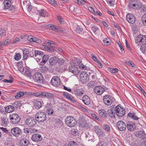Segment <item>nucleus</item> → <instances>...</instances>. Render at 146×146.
Instances as JSON below:
<instances>
[{"instance_id":"nucleus-1","label":"nucleus","mask_w":146,"mask_h":146,"mask_svg":"<svg viewBox=\"0 0 146 146\" xmlns=\"http://www.w3.org/2000/svg\"><path fill=\"white\" fill-rule=\"evenodd\" d=\"M46 115L45 112L39 111L35 115V120L39 122H43L46 119Z\"/></svg>"},{"instance_id":"nucleus-2","label":"nucleus","mask_w":146,"mask_h":146,"mask_svg":"<svg viewBox=\"0 0 146 146\" xmlns=\"http://www.w3.org/2000/svg\"><path fill=\"white\" fill-rule=\"evenodd\" d=\"M32 79L35 82L39 83L40 84H42L43 78L40 73H35L32 76Z\"/></svg>"},{"instance_id":"nucleus-3","label":"nucleus","mask_w":146,"mask_h":146,"mask_svg":"<svg viewBox=\"0 0 146 146\" xmlns=\"http://www.w3.org/2000/svg\"><path fill=\"white\" fill-rule=\"evenodd\" d=\"M10 122L12 124H15L19 123L21 118L19 115L13 113L9 116Z\"/></svg>"},{"instance_id":"nucleus-4","label":"nucleus","mask_w":146,"mask_h":146,"mask_svg":"<svg viewBox=\"0 0 146 146\" xmlns=\"http://www.w3.org/2000/svg\"><path fill=\"white\" fill-rule=\"evenodd\" d=\"M65 122L67 125L70 127H74L76 123L74 118L72 116L67 117L65 119Z\"/></svg>"},{"instance_id":"nucleus-5","label":"nucleus","mask_w":146,"mask_h":146,"mask_svg":"<svg viewBox=\"0 0 146 146\" xmlns=\"http://www.w3.org/2000/svg\"><path fill=\"white\" fill-rule=\"evenodd\" d=\"M36 124V120L34 118L30 117L27 118L25 122V124L29 127H35Z\"/></svg>"},{"instance_id":"nucleus-6","label":"nucleus","mask_w":146,"mask_h":146,"mask_svg":"<svg viewBox=\"0 0 146 146\" xmlns=\"http://www.w3.org/2000/svg\"><path fill=\"white\" fill-rule=\"evenodd\" d=\"M145 42H146V37L145 36L139 35L136 38L135 42L138 45L142 44V46L145 44Z\"/></svg>"},{"instance_id":"nucleus-7","label":"nucleus","mask_w":146,"mask_h":146,"mask_svg":"<svg viewBox=\"0 0 146 146\" xmlns=\"http://www.w3.org/2000/svg\"><path fill=\"white\" fill-rule=\"evenodd\" d=\"M80 80L81 82L83 83H86L89 80V76L86 72L83 71L80 74Z\"/></svg>"},{"instance_id":"nucleus-8","label":"nucleus","mask_w":146,"mask_h":146,"mask_svg":"<svg viewBox=\"0 0 146 146\" xmlns=\"http://www.w3.org/2000/svg\"><path fill=\"white\" fill-rule=\"evenodd\" d=\"M115 110L116 115L118 116L122 117L125 114V109H123V107H121L120 106L118 105L116 106Z\"/></svg>"},{"instance_id":"nucleus-9","label":"nucleus","mask_w":146,"mask_h":146,"mask_svg":"<svg viewBox=\"0 0 146 146\" xmlns=\"http://www.w3.org/2000/svg\"><path fill=\"white\" fill-rule=\"evenodd\" d=\"M79 126L82 127H88V124L86 123L84 117L82 116L80 117L78 120Z\"/></svg>"},{"instance_id":"nucleus-10","label":"nucleus","mask_w":146,"mask_h":146,"mask_svg":"<svg viewBox=\"0 0 146 146\" xmlns=\"http://www.w3.org/2000/svg\"><path fill=\"white\" fill-rule=\"evenodd\" d=\"M51 84L55 86H58L61 84L60 78L57 76H54L51 80Z\"/></svg>"},{"instance_id":"nucleus-11","label":"nucleus","mask_w":146,"mask_h":146,"mask_svg":"<svg viewBox=\"0 0 146 146\" xmlns=\"http://www.w3.org/2000/svg\"><path fill=\"white\" fill-rule=\"evenodd\" d=\"M11 133L15 136L17 137L22 134V130L18 127H15L11 129Z\"/></svg>"},{"instance_id":"nucleus-12","label":"nucleus","mask_w":146,"mask_h":146,"mask_svg":"<svg viewBox=\"0 0 146 146\" xmlns=\"http://www.w3.org/2000/svg\"><path fill=\"white\" fill-rule=\"evenodd\" d=\"M117 126L118 129L121 131H124L126 128L125 123L122 121H119L117 123Z\"/></svg>"},{"instance_id":"nucleus-13","label":"nucleus","mask_w":146,"mask_h":146,"mask_svg":"<svg viewBox=\"0 0 146 146\" xmlns=\"http://www.w3.org/2000/svg\"><path fill=\"white\" fill-rule=\"evenodd\" d=\"M84 91L82 88H77L74 89L73 93L78 98L82 96L84 94Z\"/></svg>"},{"instance_id":"nucleus-14","label":"nucleus","mask_w":146,"mask_h":146,"mask_svg":"<svg viewBox=\"0 0 146 146\" xmlns=\"http://www.w3.org/2000/svg\"><path fill=\"white\" fill-rule=\"evenodd\" d=\"M126 19L127 21L130 23L133 24L136 21V18L132 14L128 13L126 16Z\"/></svg>"},{"instance_id":"nucleus-15","label":"nucleus","mask_w":146,"mask_h":146,"mask_svg":"<svg viewBox=\"0 0 146 146\" xmlns=\"http://www.w3.org/2000/svg\"><path fill=\"white\" fill-rule=\"evenodd\" d=\"M74 63V65L70 67H69L68 69L69 71L72 72L75 75H78L80 71L79 68L75 66Z\"/></svg>"},{"instance_id":"nucleus-16","label":"nucleus","mask_w":146,"mask_h":146,"mask_svg":"<svg viewBox=\"0 0 146 146\" xmlns=\"http://www.w3.org/2000/svg\"><path fill=\"white\" fill-rule=\"evenodd\" d=\"M104 91V88L101 86H96L94 89V92L98 95L102 94Z\"/></svg>"},{"instance_id":"nucleus-17","label":"nucleus","mask_w":146,"mask_h":146,"mask_svg":"<svg viewBox=\"0 0 146 146\" xmlns=\"http://www.w3.org/2000/svg\"><path fill=\"white\" fill-rule=\"evenodd\" d=\"M31 139L34 141L38 142L40 141L42 139V137L41 135L35 134L32 136Z\"/></svg>"},{"instance_id":"nucleus-18","label":"nucleus","mask_w":146,"mask_h":146,"mask_svg":"<svg viewBox=\"0 0 146 146\" xmlns=\"http://www.w3.org/2000/svg\"><path fill=\"white\" fill-rule=\"evenodd\" d=\"M43 55V53L42 51L38 50H35V56L39 60H41Z\"/></svg>"},{"instance_id":"nucleus-19","label":"nucleus","mask_w":146,"mask_h":146,"mask_svg":"<svg viewBox=\"0 0 146 146\" xmlns=\"http://www.w3.org/2000/svg\"><path fill=\"white\" fill-rule=\"evenodd\" d=\"M127 129L130 131H134V129L136 127L135 123H133L131 122H128L127 124Z\"/></svg>"},{"instance_id":"nucleus-20","label":"nucleus","mask_w":146,"mask_h":146,"mask_svg":"<svg viewBox=\"0 0 146 146\" xmlns=\"http://www.w3.org/2000/svg\"><path fill=\"white\" fill-rule=\"evenodd\" d=\"M59 58L56 56H53L49 60V63L50 65H54L58 62Z\"/></svg>"},{"instance_id":"nucleus-21","label":"nucleus","mask_w":146,"mask_h":146,"mask_svg":"<svg viewBox=\"0 0 146 146\" xmlns=\"http://www.w3.org/2000/svg\"><path fill=\"white\" fill-rule=\"evenodd\" d=\"M82 101L86 105H89L90 103V98L87 95H85L83 97Z\"/></svg>"},{"instance_id":"nucleus-22","label":"nucleus","mask_w":146,"mask_h":146,"mask_svg":"<svg viewBox=\"0 0 146 146\" xmlns=\"http://www.w3.org/2000/svg\"><path fill=\"white\" fill-rule=\"evenodd\" d=\"M45 44H46V43L43 44V46L42 48L43 50L50 52H54L55 50L52 47H48L45 45Z\"/></svg>"},{"instance_id":"nucleus-23","label":"nucleus","mask_w":146,"mask_h":146,"mask_svg":"<svg viewBox=\"0 0 146 146\" xmlns=\"http://www.w3.org/2000/svg\"><path fill=\"white\" fill-rule=\"evenodd\" d=\"M108 114L111 117H115V113L116 112L115 111V110L114 109V108H111L110 109H109L108 111Z\"/></svg>"},{"instance_id":"nucleus-24","label":"nucleus","mask_w":146,"mask_h":146,"mask_svg":"<svg viewBox=\"0 0 146 146\" xmlns=\"http://www.w3.org/2000/svg\"><path fill=\"white\" fill-rule=\"evenodd\" d=\"M99 113L100 115L103 118H106L108 115L106 111L103 109L99 110Z\"/></svg>"},{"instance_id":"nucleus-25","label":"nucleus","mask_w":146,"mask_h":146,"mask_svg":"<svg viewBox=\"0 0 146 146\" xmlns=\"http://www.w3.org/2000/svg\"><path fill=\"white\" fill-rule=\"evenodd\" d=\"M128 116L135 120H138L139 119V118L137 116L136 114L133 112L129 113L128 114Z\"/></svg>"},{"instance_id":"nucleus-26","label":"nucleus","mask_w":146,"mask_h":146,"mask_svg":"<svg viewBox=\"0 0 146 146\" xmlns=\"http://www.w3.org/2000/svg\"><path fill=\"white\" fill-rule=\"evenodd\" d=\"M3 3L5 6V9H7L9 8L11 4V1L9 0H5L3 2Z\"/></svg>"},{"instance_id":"nucleus-27","label":"nucleus","mask_w":146,"mask_h":146,"mask_svg":"<svg viewBox=\"0 0 146 146\" xmlns=\"http://www.w3.org/2000/svg\"><path fill=\"white\" fill-rule=\"evenodd\" d=\"M29 143V142L27 139H22L20 143V145L21 146H27Z\"/></svg>"},{"instance_id":"nucleus-28","label":"nucleus","mask_w":146,"mask_h":146,"mask_svg":"<svg viewBox=\"0 0 146 146\" xmlns=\"http://www.w3.org/2000/svg\"><path fill=\"white\" fill-rule=\"evenodd\" d=\"M23 58L24 60L26 59L29 55V51L26 48H25L23 50Z\"/></svg>"},{"instance_id":"nucleus-29","label":"nucleus","mask_w":146,"mask_h":146,"mask_svg":"<svg viewBox=\"0 0 146 146\" xmlns=\"http://www.w3.org/2000/svg\"><path fill=\"white\" fill-rule=\"evenodd\" d=\"M14 107L12 106H9L5 108V110L8 113H10L14 111Z\"/></svg>"},{"instance_id":"nucleus-30","label":"nucleus","mask_w":146,"mask_h":146,"mask_svg":"<svg viewBox=\"0 0 146 146\" xmlns=\"http://www.w3.org/2000/svg\"><path fill=\"white\" fill-rule=\"evenodd\" d=\"M39 15L44 17L48 15V13L44 9L38 11Z\"/></svg>"},{"instance_id":"nucleus-31","label":"nucleus","mask_w":146,"mask_h":146,"mask_svg":"<svg viewBox=\"0 0 146 146\" xmlns=\"http://www.w3.org/2000/svg\"><path fill=\"white\" fill-rule=\"evenodd\" d=\"M42 106L41 103L40 102L37 101H36L34 105L35 108L36 109H38L40 108Z\"/></svg>"},{"instance_id":"nucleus-32","label":"nucleus","mask_w":146,"mask_h":146,"mask_svg":"<svg viewBox=\"0 0 146 146\" xmlns=\"http://www.w3.org/2000/svg\"><path fill=\"white\" fill-rule=\"evenodd\" d=\"M145 133L143 131H138L137 132L136 135L137 137L141 138L143 136L145 135Z\"/></svg>"},{"instance_id":"nucleus-33","label":"nucleus","mask_w":146,"mask_h":146,"mask_svg":"<svg viewBox=\"0 0 146 146\" xmlns=\"http://www.w3.org/2000/svg\"><path fill=\"white\" fill-rule=\"evenodd\" d=\"M103 100L104 104L106 105L107 106L110 105L113 103L111 102V100L110 101L109 100L107 99L106 98H105L104 96L103 98Z\"/></svg>"},{"instance_id":"nucleus-34","label":"nucleus","mask_w":146,"mask_h":146,"mask_svg":"<svg viewBox=\"0 0 146 146\" xmlns=\"http://www.w3.org/2000/svg\"><path fill=\"white\" fill-rule=\"evenodd\" d=\"M23 64L21 62H19L17 63V65L19 68V70L21 72H23L24 71V68L23 66Z\"/></svg>"},{"instance_id":"nucleus-35","label":"nucleus","mask_w":146,"mask_h":146,"mask_svg":"<svg viewBox=\"0 0 146 146\" xmlns=\"http://www.w3.org/2000/svg\"><path fill=\"white\" fill-rule=\"evenodd\" d=\"M48 28L49 29H51L54 31H57V28H58V27H56V26L54 25H48L47 26Z\"/></svg>"},{"instance_id":"nucleus-36","label":"nucleus","mask_w":146,"mask_h":146,"mask_svg":"<svg viewBox=\"0 0 146 146\" xmlns=\"http://www.w3.org/2000/svg\"><path fill=\"white\" fill-rule=\"evenodd\" d=\"M104 96L105 98H106L107 99H108L110 101L111 100V102H113L115 101V99L113 97L109 95H106Z\"/></svg>"},{"instance_id":"nucleus-37","label":"nucleus","mask_w":146,"mask_h":146,"mask_svg":"<svg viewBox=\"0 0 146 146\" xmlns=\"http://www.w3.org/2000/svg\"><path fill=\"white\" fill-rule=\"evenodd\" d=\"M104 129L106 131L110 132V127L109 125L105 124L103 125Z\"/></svg>"},{"instance_id":"nucleus-38","label":"nucleus","mask_w":146,"mask_h":146,"mask_svg":"<svg viewBox=\"0 0 146 146\" xmlns=\"http://www.w3.org/2000/svg\"><path fill=\"white\" fill-rule=\"evenodd\" d=\"M70 133L72 135L75 136L78 134V132L77 131V130L73 129L69 131Z\"/></svg>"},{"instance_id":"nucleus-39","label":"nucleus","mask_w":146,"mask_h":146,"mask_svg":"<svg viewBox=\"0 0 146 146\" xmlns=\"http://www.w3.org/2000/svg\"><path fill=\"white\" fill-rule=\"evenodd\" d=\"M24 74L25 76H26L29 77L31 76V73L30 70L28 69H26Z\"/></svg>"},{"instance_id":"nucleus-40","label":"nucleus","mask_w":146,"mask_h":146,"mask_svg":"<svg viewBox=\"0 0 146 146\" xmlns=\"http://www.w3.org/2000/svg\"><path fill=\"white\" fill-rule=\"evenodd\" d=\"M6 35L5 31L4 28H1L0 29V36H3Z\"/></svg>"},{"instance_id":"nucleus-41","label":"nucleus","mask_w":146,"mask_h":146,"mask_svg":"<svg viewBox=\"0 0 146 146\" xmlns=\"http://www.w3.org/2000/svg\"><path fill=\"white\" fill-rule=\"evenodd\" d=\"M24 95V93L23 92H20L17 93V95H16L15 97L16 98L18 99Z\"/></svg>"},{"instance_id":"nucleus-42","label":"nucleus","mask_w":146,"mask_h":146,"mask_svg":"<svg viewBox=\"0 0 146 146\" xmlns=\"http://www.w3.org/2000/svg\"><path fill=\"white\" fill-rule=\"evenodd\" d=\"M54 110L52 108H49L46 109V113L49 115H51L53 113Z\"/></svg>"},{"instance_id":"nucleus-43","label":"nucleus","mask_w":146,"mask_h":146,"mask_svg":"<svg viewBox=\"0 0 146 146\" xmlns=\"http://www.w3.org/2000/svg\"><path fill=\"white\" fill-rule=\"evenodd\" d=\"M75 3H78V4L80 5H84L85 3V1L84 0H75Z\"/></svg>"},{"instance_id":"nucleus-44","label":"nucleus","mask_w":146,"mask_h":146,"mask_svg":"<svg viewBox=\"0 0 146 146\" xmlns=\"http://www.w3.org/2000/svg\"><path fill=\"white\" fill-rule=\"evenodd\" d=\"M68 146H78V145L75 142L72 141L68 143Z\"/></svg>"},{"instance_id":"nucleus-45","label":"nucleus","mask_w":146,"mask_h":146,"mask_svg":"<svg viewBox=\"0 0 146 146\" xmlns=\"http://www.w3.org/2000/svg\"><path fill=\"white\" fill-rule=\"evenodd\" d=\"M54 96V95L52 94L47 92V95L46 96V98L48 99H50L51 98H53Z\"/></svg>"},{"instance_id":"nucleus-46","label":"nucleus","mask_w":146,"mask_h":146,"mask_svg":"<svg viewBox=\"0 0 146 146\" xmlns=\"http://www.w3.org/2000/svg\"><path fill=\"white\" fill-rule=\"evenodd\" d=\"M21 55L19 53H17L15 56L14 59L15 60L18 61L21 59Z\"/></svg>"},{"instance_id":"nucleus-47","label":"nucleus","mask_w":146,"mask_h":146,"mask_svg":"<svg viewBox=\"0 0 146 146\" xmlns=\"http://www.w3.org/2000/svg\"><path fill=\"white\" fill-rule=\"evenodd\" d=\"M46 43V44L47 43L48 44V45L51 46L52 47L54 45V43L53 42H52L51 41L46 40L45 41Z\"/></svg>"},{"instance_id":"nucleus-48","label":"nucleus","mask_w":146,"mask_h":146,"mask_svg":"<svg viewBox=\"0 0 146 146\" xmlns=\"http://www.w3.org/2000/svg\"><path fill=\"white\" fill-rule=\"evenodd\" d=\"M63 95L64 97H65L66 98H67L68 99H70L71 98L70 96L71 95L69 94L68 93H63Z\"/></svg>"},{"instance_id":"nucleus-49","label":"nucleus","mask_w":146,"mask_h":146,"mask_svg":"<svg viewBox=\"0 0 146 146\" xmlns=\"http://www.w3.org/2000/svg\"><path fill=\"white\" fill-rule=\"evenodd\" d=\"M136 6V9H139L142 7V3L140 1H136L135 3Z\"/></svg>"},{"instance_id":"nucleus-50","label":"nucleus","mask_w":146,"mask_h":146,"mask_svg":"<svg viewBox=\"0 0 146 146\" xmlns=\"http://www.w3.org/2000/svg\"><path fill=\"white\" fill-rule=\"evenodd\" d=\"M110 70L111 72L115 73L118 72V70L116 68H111L110 69Z\"/></svg>"},{"instance_id":"nucleus-51","label":"nucleus","mask_w":146,"mask_h":146,"mask_svg":"<svg viewBox=\"0 0 146 146\" xmlns=\"http://www.w3.org/2000/svg\"><path fill=\"white\" fill-rule=\"evenodd\" d=\"M16 9V7L13 5H11L10 6L8 9L10 11H14Z\"/></svg>"},{"instance_id":"nucleus-52","label":"nucleus","mask_w":146,"mask_h":146,"mask_svg":"<svg viewBox=\"0 0 146 146\" xmlns=\"http://www.w3.org/2000/svg\"><path fill=\"white\" fill-rule=\"evenodd\" d=\"M97 146H106V144L104 141H102L98 143Z\"/></svg>"},{"instance_id":"nucleus-53","label":"nucleus","mask_w":146,"mask_h":146,"mask_svg":"<svg viewBox=\"0 0 146 146\" xmlns=\"http://www.w3.org/2000/svg\"><path fill=\"white\" fill-rule=\"evenodd\" d=\"M96 133L98 135L101 137V135H102L103 133L102 130L100 129H99L98 130H96Z\"/></svg>"},{"instance_id":"nucleus-54","label":"nucleus","mask_w":146,"mask_h":146,"mask_svg":"<svg viewBox=\"0 0 146 146\" xmlns=\"http://www.w3.org/2000/svg\"><path fill=\"white\" fill-rule=\"evenodd\" d=\"M135 3V1H132L130 3V6H132L130 7L133 8L134 7V8H135V9H136V6H137L136 5V4Z\"/></svg>"},{"instance_id":"nucleus-55","label":"nucleus","mask_w":146,"mask_h":146,"mask_svg":"<svg viewBox=\"0 0 146 146\" xmlns=\"http://www.w3.org/2000/svg\"><path fill=\"white\" fill-rule=\"evenodd\" d=\"M41 95H38L39 96H41V97L43 98H46L47 95V92H41Z\"/></svg>"},{"instance_id":"nucleus-56","label":"nucleus","mask_w":146,"mask_h":146,"mask_svg":"<svg viewBox=\"0 0 146 146\" xmlns=\"http://www.w3.org/2000/svg\"><path fill=\"white\" fill-rule=\"evenodd\" d=\"M92 117L94 119L100 121V119L95 114H92L91 115Z\"/></svg>"},{"instance_id":"nucleus-57","label":"nucleus","mask_w":146,"mask_h":146,"mask_svg":"<svg viewBox=\"0 0 146 146\" xmlns=\"http://www.w3.org/2000/svg\"><path fill=\"white\" fill-rule=\"evenodd\" d=\"M11 40L9 39H6L3 43L2 42V44H3V46H6L10 42Z\"/></svg>"},{"instance_id":"nucleus-58","label":"nucleus","mask_w":146,"mask_h":146,"mask_svg":"<svg viewBox=\"0 0 146 146\" xmlns=\"http://www.w3.org/2000/svg\"><path fill=\"white\" fill-rule=\"evenodd\" d=\"M103 42L104 44L108 45L110 44V42L108 40V39L106 38L103 40Z\"/></svg>"},{"instance_id":"nucleus-59","label":"nucleus","mask_w":146,"mask_h":146,"mask_svg":"<svg viewBox=\"0 0 146 146\" xmlns=\"http://www.w3.org/2000/svg\"><path fill=\"white\" fill-rule=\"evenodd\" d=\"M76 32L80 33L82 32L83 29L80 26H77L76 28Z\"/></svg>"},{"instance_id":"nucleus-60","label":"nucleus","mask_w":146,"mask_h":146,"mask_svg":"<svg viewBox=\"0 0 146 146\" xmlns=\"http://www.w3.org/2000/svg\"><path fill=\"white\" fill-rule=\"evenodd\" d=\"M137 88L139 89L141 92L143 93V94L145 95V94H146V93L144 92V90L139 85H137Z\"/></svg>"},{"instance_id":"nucleus-61","label":"nucleus","mask_w":146,"mask_h":146,"mask_svg":"<svg viewBox=\"0 0 146 146\" xmlns=\"http://www.w3.org/2000/svg\"><path fill=\"white\" fill-rule=\"evenodd\" d=\"M86 137L87 139L88 140H92V136L88 132L87 133H86Z\"/></svg>"},{"instance_id":"nucleus-62","label":"nucleus","mask_w":146,"mask_h":146,"mask_svg":"<svg viewBox=\"0 0 146 146\" xmlns=\"http://www.w3.org/2000/svg\"><path fill=\"white\" fill-rule=\"evenodd\" d=\"M24 132L26 133H29L30 132V128L23 129Z\"/></svg>"},{"instance_id":"nucleus-63","label":"nucleus","mask_w":146,"mask_h":146,"mask_svg":"<svg viewBox=\"0 0 146 146\" xmlns=\"http://www.w3.org/2000/svg\"><path fill=\"white\" fill-rule=\"evenodd\" d=\"M34 37L32 36H29L27 37V39L30 42H33Z\"/></svg>"},{"instance_id":"nucleus-64","label":"nucleus","mask_w":146,"mask_h":146,"mask_svg":"<svg viewBox=\"0 0 146 146\" xmlns=\"http://www.w3.org/2000/svg\"><path fill=\"white\" fill-rule=\"evenodd\" d=\"M145 15L143 16L142 18V21L143 24L145 25H146V19H145L146 18L145 17H146V15H145Z\"/></svg>"}]
</instances>
